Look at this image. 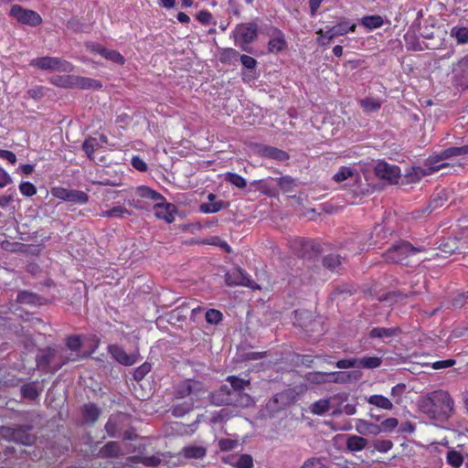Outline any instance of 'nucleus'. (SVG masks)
<instances>
[{"label":"nucleus","mask_w":468,"mask_h":468,"mask_svg":"<svg viewBox=\"0 0 468 468\" xmlns=\"http://www.w3.org/2000/svg\"><path fill=\"white\" fill-rule=\"evenodd\" d=\"M419 409L429 419L443 422L453 414L454 401L449 392L437 389L419 401Z\"/></svg>","instance_id":"nucleus-1"},{"label":"nucleus","mask_w":468,"mask_h":468,"mask_svg":"<svg viewBox=\"0 0 468 468\" xmlns=\"http://www.w3.org/2000/svg\"><path fill=\"white\" fill-rule=\"evenodd\" d=\"M424 251L425 248L422 246L415 247L407 240H399L382 254V258L388 263L406 264L405 261L410 256Z\"/></svg>","instance_id":"nucleus-2"},{"label":"nucleus","mask_w":468,"mask_h":468,"mask_svg":"<svg viewBox=\"0 0 468 468\" xmlns=\"http://www.w3.org/2000/svg\"><path fill=\"white\" fill-rule=\"evenodd\" d=\"M29 65L42 70H55L69 73L75 69L74 65L58 57H39L30 60Z\"/></svg>","instance_id":"nucleus-3"},{"label":"nucleus","mask_w":468,"mask_h":468,"mask_svg":"<svg viewBox=\"0 0 468 468\" xmlns=\"http://www.w3.org/2000/svg\"><path fill=\"white\" fill-rule=\"evenodd\" d=\"M235 42L244 51L248 50V45L258 37V26L255 22L243 23L236 27L234 30Z\"/></svg>","instance_id":"nucleus-4"},{"label":"nucleus","mask_w":468,"mask_h":468,"mask_svg":"<svg viewBox=\"0 0 468 468\" xmlns=\"http://www.w3.org/2000/svg\"><path fill=\"white\" fill-rule=\"evenodd\" d=\"M9 16L16 19L18 23L33 27L41 25L43 22L37 12L24 8L20 5H13L9 10Z\"/></svg>","instance_id":"nucleus-5"},{"label":"nucleus","mask_w":468,"mask_h":468,"mask_svg":"<svg viewBox=\"0 0 468 468\" xmlns=\"http://www.w3.org/2000/svg\"><path fill=\"white\" fill-rule=\"evenodd\" d=\"M356 28V25L355 23L350 24L349 21L344 20L333 27H329L327 30L319 29L316 34L327 37V41L319 39L318 44L321 46H328L335 37L345 36L349 32H355Z\"/></svg>","instance_id":"nucleus-6"},{"label":"nucleus","mask_w":468,"mask_h":468,"mask_svg":"<svg viewBox=\"0 0 468 468\" xmlns=\"http://www.w3.org/2000/svg\"><path fill=\"white\" fill-rule=\"evenodd\" d=\"M204 385L202 382L195 379H185L181 381L175 389L176 399H185L192 397L196 399L205 393Z\"/></svg>","instance_id":"nucleus-7"},{"label":"nucleus","mask_w":468,"mask_h":468,"mask_svg":"<svg viewBox=\"0 0 468 468\" xmlns=\"http://www.w3.org/2000/svg\"><path fill=\"white\" fill-rule=\"evenodd\" d=\"M211 402L217 406L235 405L244 406L242 401L237 399L236 392L226 384L221 385L217 390L210 395Z\"/></svg>","instance_id":"nucleus-8"},{"label":"nucleus","mask_w":468,"mask_h":468,"mask_svg":"<svg viewBox=\"0 0 468 468\" xmlns=\"http://www.w3.org/2000/svg\"><path fill=\"white\" fill-rule=\"evenodd\" d=\"M56 348L48 346L41 349L36 356V364L38 370L44 374H54L53 365L55 363Z\"/></svg>","instance_id":"nucleus-9"},{"label":"nucleus","mask_w":468,"mask_h":468,"mask_svg":"<svg viewBox=\"0 0 468 468\" xmlns=\"http://www.w3.org/2000/svg\"><path fill=\"white\" fill-rule=\"evenodd\" d=\"M288 243L292 252L300 258L309 257L310 251L314 250L316 247L313 240L305 239L301 237L292 238Z\"/></svg>","instance_id":"nucleus-10"},{"label":"nucleus","mask_w":468,"mask_h":468,"mask_svg":"<svg viewBox=\"0 0 468 468\" xmlns=\"http://www.w3.org/2000/svg\"><path fill=\"white\" fill-rule=\"evenodd\" d=\"M29 431V427L16 425V427H2L1 432L5 438H7L11 441H18L23 444L30 443V436L27 431Z\"/></svg>","instance_id":"nucleus-11"},{"label":"nucleus","mask_w":468,"mask_h":468,"mask_svg":"<svg viewBox=\"0 0 468 468\" xmlns=\"http://www.w3.org/2000/svg\"><path fill=\"white\" fill-rule=\"evenodd\" d=\"M154 216L159 219H164L167 223H171L175 220V214L176 213V207L175 205L166 202L164 197L163 200H157L154 202L153 207Z\"/></svg>","instance_id":"nucleus-12"},{"label":"nucleus","mask_w":468,"mask_h":468,"mask_svg":"<svg viewBox=\"0 0 468 468\" xmlns=\"http://www.w3.org/2000/svg\"><path fill=\"white\" fill-rule=\"evenodd\" d=\"M227 381L230 384L229 388L232 391L236 392L237 399L239 401H242L244 406H248L251 401V398L250 395L245 394L242 391L245 388L250 386V380H246L236 376H229L227 378Z\"/></svg>","instance_id":"nucleus-13"},{"label":"nucleus","mask_w":468,"mask_h":468,"mask_svg":"<svg viewBox=\"0 0 468 468\" xmlns=\"http://www.w3.org/2000/svg\"><path fill=\"white\" fill-rule=\"evenodd\" d=\"M108 352L113 359L126 367L134 365L138 360L137 354H127L123 347L118 345H110Z\"/></svg>","instance_id":"nucleus-14"},{"label":"nucleus","mask_w":468,"mask_h":468,"mask_svg":"<svg viewBox=\"0 0 468 468\" xmlns=\"http://www.w3.org/2000/svg\"><path fill=\"white\" fill-rule=\"evenodd\" d=\"M269 36L271 37L268 41V50L270 53L277 54L287 48L285 35L281 29L271 27Z\"/></svg>","instance_id":"nucleus-15"},{"label":"nucleus","mask_w":468,"mask_h":468,"mask_svg":"<svg viewBox=\"0 0 468 468\" xmlns=\"http://www.w3.org/2000/svg\"><path fill=\"white\" fill-rule=\"evenodd\" d=\"M125 418L126 417L123 414L112 415L109 418L104 426L108 436L112 438H121L124 428L123 422Z\"/></svg>","instance_id":"nucleus-16"},{"label":"nucleus","mask_w":468,"mask_h":468,"mask_svg":"<svg viewBox=\"0 0 468 468\" xmlns=\"http://www.w3.org/2000/svg\"><path fill=\"white\" fill-rule=\"evenodd\" d=\"M259 154L261 157L284 162L289 160L290 155L287 152L274 146L262 145L259 149Z\"/></svg>","instance_id":"nucleus-17"},{"label":"nucleus","mask_w":468,"mask_h":468,"mask_svg":"<svg viewBox=\"0 0 468 468\" xmlns=\"http://www.w3.org/2000/svg\"><path fill=\"white\" fill-rule=\"evenodd\" d=\"M78 359V354L69 353L67 349L62 347L56 348L55 363L52 369L58 372L66 364L77 361Z\"/></svg>","instance_id":"nucleus-18"},{"label":"nucleus","mask_w":468,"mask_h":468,"mask_svg":"<svg viewBox=\"0 0 468 468\" xmlns=\"http://www.w3.org/2000/svg\"><path fill=\"white\" fill-rule=\"evenodd\" d=\"M122 455V448L119 442L111 441L104 444L97 453L101 459L119 458Z\"/></svg>","instance_id":"nucleus-19"},{"label":"nucleus","mask_w":468,"mask_h":468,"mask_svg":"<svg viewBox=\"0 0 468 468\" xmlns=\"http://www.w3.org/2000/svg\"><path fill=\"white\" fill-rule=\"evenodd\" d=\"M393 230L385 225H376L371 234L370 239L372 240L369 245L377 246L386 242V240L392 235Z\"/></svg>","instance_id":"nucleus-20"},{"label":"nucleus","mask_w":468,"mask_h":468,"mask_svg":"<svg viewBox=\"0 0 468 468\" xmlns=\"http://www.w3.org/2000/svg\"><path fill=\"white\" fill-rule=\"evenodd\" d=\"M102 84L98 80L74 75L73 89L100 90Z\"/></svg>","instance_id":"nucleus-21"},{"label":"nucleus","mask_w":468,"mask_h":468,"mask_svg":"<svg viewBox=\"0 0 468 468\" xmlns=\"http://www.w3.org/2000/svg\"><path fill=\"white\" fill-rule=\"evenodd\" d=\"M378 176L385 179H396L399 176V168L388 163H379L376 168Z\"/></svg>","instance_id":"nucleus-22"},{"label":"nucleus","mask_w":468,"mask_h":468,"mask_svg":"<svg viewBox=\"0 0 468 468\" xmlns=\"http://www.w3.org/2000/svg\"><path fill=\"white\" fill-rule=\"evenodd\" d=\"M195 399L189 398L187 400L176 402L172 408V415L176 418H181L189 413L194 409Z\"/></svg>","instance_id":"nucleus-23"},{"label":"nucleus","mask_w":468,"mask_h":468,"mask_svg":"<svg viewBox=\"0 0 468 468\" xmlns=\"http://www.w3.org/2000/svg\"><path fill=\"white\" fill-rule=\"evenodd\" d=\"M402 333V330L399 326L385 328V327H374L369 332L371 338H390L397 336Z\"/></svg>","instance_id":"nucleus-24"},{"label":"nucleus","mask_w":468,"mask_h":468,"mask_svg":"<svg viewBox=\"0 0 468 468\" xmlns=\"http://www.w3.org/2000/svg\"><path fill=\"white\" fill-rule=\"evenodd\" d=\"M438 206L437 201L434 199L431 204L422 208H418L407 215L408 221H417L427 218L432 210Z\"/></svg>","instance_id":"nucleus-25"},{"label":"nucleus","mask_w":468,"mask_h":468,"mask_svg":"<svg viewBox=\"0 0 468 468\" xmlns=\"http://www.w3.org/2000/svg\"><path fill=\"white\" fill-rule=\"evenodd\" d=\"M322 264L325 269L333 272H339L342 266V259L339 255L331 253L323 258Z\"/></svg>","instance_id":"nucleus-26"},{"label":"nucleus","mask_w":468,"mask_h":468,"mask_svg":"<svg viewBox=\"0 0 468 468\" xmlns=\"http://www.w3.org/2000/svg\"><path fill=\"white\" fill-rule=\"evenodd\" d=\"M367 440L357 435H348L346 438V449L350 452H358L366 448Z\"/></svg>","instance_id":"nucleus-27"},{"label":"nucleus","mask_w":468,"mask_h":468,"mask_svg":"<svg viewBox=\"0 0 468 468\" xmlns=\"http://www.w3.org/2000/svg\"><path fill=\"white\" fill-rule=\"evenodd\" d=\"M181 452L186 459H202L207 454V449L203 446L189 445L184 447Z\"/></svg>","instance_id":"nucleus-28"},{"label":"nucleus","mask_w":468,"mask_h":468,"mask_svg":"<svg viewBox=\"0 0 468 468\" xmlns=\"http://www.w3.org/2000/svg\"><path fill=\"white\" fill-rule=\"evenodd\" d=\"M82 415L86 422L95 423L101 415V410L93 403L85 404L82 408Z\"/></svg>","instance_id":"nucleus-29"},{"label":"nucleus","mask_w":468,"mask_h":468,"mask_svg":"<svg viewBox=\"0 0 468 468\" xmlns=\"http://www.w3.org/2000/svg\"><path fill=\"white\" fill-rule=\"evenodd\" d=\"M137 197H141V198H144V199H149V200H152L154 202L157 201V200H163L164 199V196H162L160 193H158L157 191L150 188L149 186H140L136 188V191H135Z\"/></svg>","instance_id":"nucleus-30"},{"label":"nucleus","mask_w":468,"mask_h":468,"mask_svg":"<svg viewBox=\"0 0 468 468\" xmlns=\"http://www.w3.org/2000/svg\"><path fill=\"white\" fill-rule=\"evenodd\" d=\"M16 302L21 304L39 305L41 304V298L36 293L20 291L17 293Z\"/></svg>","instance_id":"nucleus-31"},{"label":"nucleus","mask_w":468,"mask_h":468,"mask_svg":"<svg viewBox=\"0 0 468 468\" xmlns=\"http://www.w3.org/2000/svg\"><path fill=\"white\" fill-rule=\"evenodd\" d=\"M360 24L369 30L377 29L384 25V19L379 15L366 16L361 18Z\"/></svg>","instance_id":"nucleus-32"},{"label":"nucleus","mask_w":468,"mask_h":468,"mask_svg":"<svg viewBox=\"0 0 468 468\" xmlns=\"http://www.w3.org/2000/svg\"><path fill=\"white\" fill-rule=\"evenodd\" d=\"M74 75H57L50 79V83L63 89H73Z\"/></svg>","instance_id":"nucleus-33"},{"label":"nucleus","mask_w":468,"mask_h":468,"mask_svg":"<svg viewBox=\"0 0 468 468\" xmlns=\"http://www.w3.org/2000/svg\"><path fill=\"white\" fill-rule=\"evenodd\" d=\"M367 402L371 405H374L379 409L390 410L393 409V404L387 397L383 395H371Z\"/></svg>","instance_id":"nucleus-34"},{"label":"nucleus","mask_w":468,"mask_h":468,"mask_svg":"<svg viewBox=\"0 0 468 468\" xmlns=\"http://www.w3.org/2000/svg\"><path fill=\"white\" fill-rule=\"evenodd\" d=\"M382 364L381 357L378 356H363L357 358V367L374 369L379 367Z\"/></svg>","instance_id":"nucleus-35"},{"label":"nucleus","mask_w":468,"mask_h":468,"mask_svg":"<svg viewBox=\"0 0 468 468\" xmlns=\"http://www.w3.org/2000/svg\"><path fill=\"white\" fill-rule=\"evenodd\" d=\"M352 381V374L346 371L328 372V383L346 384Z\"/></svg>","instance_id":"nucleus-36"},{"label":"nucleus","mask_w":468,"mask_h":468,"mask_svg":"<svg viewBox=\"0 0 468 468\" xmlns=\"http://www.w3.org/2000/svg\"><path fill=\"white\" fill-rule=\"evenodd\" d=\"M445 459L447 464L453 468H460L465 463L463 454L454 449L447 452Z\"/></svg>","instance_id":"nucleus-37"},{"label":"nucleus","mask_w":468,"mask_h":468,"mask_svg":"<svg viewBox=\"0 0 468 468\" xmlns=\"http://www.w3.org/2000/svg\"><path fill=\"white\" fill-rule=\"evenodd\" d=\"M305 380L310 384L323 385L328 383V372L314 371L305 375Z\"/></svg>","instance_id":"nucleus-38"},{"label":"nucleus","mask_w":468,"mask_h":468,"mask_svg":"<svg viewBox=\"0 0 468 468\" xmlns=\"http://www.w3.org/2000/svg\"><path fill=\"white\" fill-rule=\"evenodd\" d=\"M21 395L24 399H27L30 400H36L39 396V391L36 386L35 382H29L24 384L21 387Z\"/></svg>","instance_id":"nucleus-39"},{"label":"nucleus","mask_w":468,"mask_h":468,"mask_svg":"<svg viewBox=\"0 0 468 468\" xmlns=\"http://www.w3.org/2000/svg\"><path fill=\"white\" fill-rule=\"evenodd\" d=\"M359 104L365 112H378L381 108V102L372 97H367L359 101Z\"/></svg>","instance_id":"nucleus-40"},{"label":"nucleus","mask_w":468,"mask_h":468,"mask_svg":"<svg viewBox=\"0 0 468 468\" xmlns=\"http://www.w3.org/2000/svg\"><path fill=\"white\" fill-rule=\"evenodd\" d=\"M132 213L122 206L113 207L111 209L102 211L101 217L102 218H122L125 216H130Z\"/></svg>","instance_id":"nucleus-41"},{"label":"nucleus","mask_w":468,"mask_h":468,"mask_svg":"<svg viewBox=\"0 0 468 468\" xmlns=\"http://www.w3.org/2000/svg\"><path fill=\"white\" fill-rule=\"evenodd\" d=\"M277 184L283 193H292L296 186L295 180L291 176H283L277 179Z\"/></svg>","instance_id":"nucleus-42"},{"label":"nucleus","mask_w":468,"mask_h":468,"mask_svg":"<svg viewBox=\"0 0 468 468\" xmlns=\"http://www.w3.org/2000/svg\"><path fill=\"white\" fill-rule=\"evenodd\" d=\"M356 431L363 435L377 432V426L367 420L358 419L356 420Z\"/></svg>","instance_id":"nucleus-43"},{"label":"nucleus","mask_w":468,"mask_h":468,"mask_svg":"<svg viewBox=\"0 0 468 468\" xmlns=\"http://www.w3.org/2000/svg\"><path fill=\"white\" fill-rule=\"evenodd\" d=\"M468 154V145L449 147L441 152L442 158H451L453 156Z\"/></svg>","instance_id":"nucleus-44"},{"label":"nucleus","mask_w":468,"mask_h":468,"mask_svg":"<svg viewBox=\"0 0 468 468\" xmlns=\"http://www.w3.org/2000/svg\"><path fill=\"white\" fill-rule=\"evenodd\" d=\"M330 409V401L327 399H323L315 401L311 406V412L315 415H324Z\"/></svg>","instance_id":"nucleus-45"},{"label":"nucleus","mask_w":468,"mask_h":468,"mask_svg":"<svg viewBox=\"0 0 468 468\" xmlns=\"http://www.w3.org/2000/svg\"><path fill=\"white\" fill-rule=\"evenodd\" d=\"M436 166H433V167H429L427 165L426 168H422V167H413V171H414V174L417 177V180H420L421 177L423 176H430L437 171H439L441 168L442 167H445L447 165V164H442V165H435Z\"/></svg>","instance_id":"nucleus-46"},{"label":"nucleus","mask_w":468,"mask_h":468,"mask_svg":"<svg viewBox=\"0 0 468 468\" xmlns=\"http://www.w3.org/2000/svg\"><path fill=\"white\" fill-rule=\"evenodd\" d=\"M66 346L67 349L70 350V353L73 352L78 353L82 347V341L80 335H69L66 338Z\"/></svg>","instance_id":"nucleus-47"},{"label":"nucleus","mask_w":468,"mask_h":468,"mask_svg":"<svg viewBox=\"0 0 468 468\" xmlns=\"http://www.w3.org/2000/svg\"><path fill=\"white\" fill-rule=\"evenodd\" d=\"M102 51L104 53L102 57L104 58H106L107 60H111L118 65H121V66H122L125 63V58L120 52L113 50V49H108V48H106V50H102Z\"/></svg>","instance_id":"nucleus-48"},{"label":"nucleus","mask_w":468,"mask_h":468,"mask_svg":"<svg viewBox=\"0 0 468 468\" xmlns=\"http://www.w3.org/2000/svg\"><path fill=\"white\" fill-rule=\"evenodd\" d=\"M223 208V201L207 202L200 205V211L205 214L217 213Z\"/></svg>","instance_id":"nucleus-49"},{"label":"nucleus","mask_w":468,"mask_h":468,"mask_svg":"<svg viewBox=\"0 0 468 468\" xmlns=\"http://www.w3.org/2000/svg\"><path fill=\"white\" fill-rule=\"evenodd\" d=\"M98 146V143L96 141L95 138H88L86 139L83 144H82V150L85 152L87 157L90 159V160H93L94 157H93V154H94V151L96 149V147Z\"/></svg>","instance_id":"nucleus-50"},{"label":"nucleus","mask_w":468,"mask_h":468,"mask_svg":"<svg viewBox=\"0 0 468 468\" xmlns=\"http://www.w3.org/2000/svg\"><path fill=\"white\" fill-rule=\"evenodd\" d=\"M406 391V385L404 383H399L392 387L390 395L396 404L399 405L402 402L403 394Z\"/></svg>","instance_id":"nucleus-51"},{"label":"nucleus","mask_w":468,"mask_h":468,"mask_svg":"<svg viewBox=\"0 0 468 468\" xmlns=\"http://www.w3.org/2000/svg\"><path fill=\"white\" fill-rule=\"evenodd\" d=\"M226 180L240 189L245 188L247 186L245 178L236 173H228Z\"/></svg>","instance_id":"nucleus-52"},{"label":"nucleus","mask_w":468,"mask_h":468,"mask_svg":"<svg viewBox=\"0 0 468 468\" xmlns=\"http://www.w3.org/2000/svg\"><path fill=\"white\" fill-rule=\"evenodd\" d=\"M452 36L456 38L459 44L468 43V27H453Z\"/></svg>","instance_id":"nucleus-53"},{"label":"nucleus","mask_w":468,"mask_h":468,"mask_svg":"<svg viewBox=\"0 0 468 468\" xmlns=\"http://www.w3.org/2000/svg\"><path fill=\"white\" fill-rule=\"evenodd\" d=\"M69 201L84 205L89 201V196L84 191L71 189Z\"/></svg>","instance_id":"nucleus-54"},{"label":"nucleus","mask_w":468,"mask_h":468,"mask_svg":"<svg viewBox=\"0 0 468 468\" xmlns=\"http://www.w3.org/2000/svg\"><path fill=\"white\" fill-rule=\"evenodd\" d=\"M232 465L236 468H252L253 459L250 454H241Z\"/></svg>","instance_id":"nucleus-55"},{"label":"nucleus","mask_w":468,"mask_h":468,"mask_svg":"<svg viewBox=\"0 0 468 468\" xmlns=\"http://www.w3.org/2000/svg\"><path fill=\"white\" fill-rule=\"evenodd\" d=\"M300 468H328L324 460L318 457L307 459Z\"/></svg>","instance_id":"nucleus-56"},{"label":"nucleus","mask_w":468,"mask_h":468,"mask_svg":"<svg viewBox=\"0 0 468 468\" xmlns=\"http://www.w3.org/2000/svg\"><path fill=\"white\" fill-rule=\"evenodd\" d=\"M152 366L148 362H144L141 366L135 368L133 372V378L135 380H142L150 371Z\"/></svg>","instance_id":"nucleus-57"},{"label":"nucleus","mask_w":468,"mask_h":468,"mask_svg":"<svg viewBox=\"0 0 468 468\" xmlns=\"http://www.w3.org/2000/svg\"><path fill=\"white\" fill-rule=\"evenodd\" d=\"M222 320V314L216 309H209L206 313V321L210 324H218Z\"/></svg>","instance_id":"nucleus-58"},{"label":"nucleus","mask_w":468,"mask_h":468,"mask_svg":"<svg viewBox=\"0 0 468 468\" xmlns=\"http://www.w3.org/2000/svg\"><path fill=\"white\" fill-rule=\"evenodd\" d=\"M71 189H67L61 186L54 187L51 190V194L56 198L63 201H69L70 197Z\"/></svg>","instance_id":"nucleus-59"},{"label":"nucleus","mask_w":468,"mask_h":468,"mask_svg":"<svg viewBox=\"0 0 468 468\" xmlns=\"http://www.w3.org/2000/svg\"><path fill=\"white\" fill-rule=\"evenodd\" d=\"M19 191L23 196L30 197L37 194V187L31 182H22Z\"/></svg>","instance_id":"nucleus-60"},{"label":"nucleus","mask_w":468,"mask_h":468,"mask_svg":"<svg viewBox=\"0 0 468 468\" xmlns=\"http://www.w3.org/2000/svg\"><path fill=\"white\" fill-rule=\"evenodd\" d=\"M251 185L266 196L271 197L273 195L269 183L265 179L253 181Z\"/></svg>","instance_id":"nucleus-61"},{"label":"nucleus","mask_w":468,"mask_h":468,"mask_svg":"<svg viewBox=\"0 0 468 468\" xmlns=\"http://www.w3.org/2000/svg\"><path fill=\"white\" fill-rule=\"evenodd\" d=\"M353 176V171L351 168L346 166H342L335 175H334V180L335 182H342L348 177Z\"/></svg>","instance_id":"nucleus-62"},{"label":"nucleus","mask_w":468,"mask_h":468,"mask_svg":"<svg viewBox=\"0 0 468 468\" xmlns=\"http://www.w3.org/2000/svg\"><path fill=\"white\" fill-rule=\"evenodd\" d=\"M238 445V441L232 439H220L218 441V448L222 452H228L235 449Z\"/></svg>","instance_id":"nucleus-63"},{"label":"nucleus","mask_w":468,"mask_h":468,"mask_svg":"<svg viewBox=\"0 0 468 468\" xmlns=\"http://www.w3.org/2000/svg\"><path fill=\"white\" fill-rule=\"evenodd\" d=\"M239 56V53L236 49L231 48H226L221 53L220 61L223 63H226L232 59L236 60Z\"/></svg>","instance_id":"nucleus-64"}]
</instances>
